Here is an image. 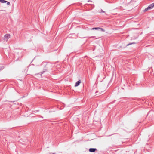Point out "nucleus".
<instances>
[{"mask_svg":"<svg viewBox=\"0 0 154 154\" xmlns=\"http://www.w3.org/2000/svg\"><path fill=\"white\" fill-rule=\"evenodd\" d=\"M48 63H43L42 64V65H43L44 66V71L42 72H41V75L44 72H45L47 70V68H48Z\"/></svg>","mask_w":154,"mask_h":154,"instance_id":"obj_1","label":"nucleus"},{"mask_svg":"<svg viewBox=\"0 0 154 154\" xmlns=\"http://www.w3.org/2000/svg\"><path fill=\"white\" fill-rule=\"evenodd\" d=\"M154 6V3H153L149 5V6L146 8L144 10V11H146L148 9H152Z\"/></svg>","mask_w":154,"mask_h":154,"instance_id":"obj_2","label":"nucleus"},{"mask_svg":"<svg viewBox=\"0 0 154 154\" xmlns=\"http://www.w3.org/2000/svg\"><path fill=\"white\" fill-rule=\"evenodd\" d=\"M4 37L6 39V41H7L10 38V34H6L4 36Z\"/></svg>","mask_w":154,"mask_h":154,"instance_id":"obj_3","label":"nucleus"},{"mask_svg":"<svg viewBox=\"0 0 154 154\" xmlns=\"http://www.w3.org/2000/svg\"><path fill=\"white\" fill-rule=\"evenodd\" d=\"M96 150V148H91L89 149V151L90 152H94Z\"/></svg>","mask_w":154,"mask_h":154,"instance_id":"obj_4","label":"nucleus"},{"mask_svg":"<svg viewBox=\"0 0 154 154\" xmlns=\"http://www.w3.org/2000/svg\"><path fill=\"white\" fill-rule=\"evenodd\" d=\"M81 83V81L80 80H79L77 82H76L75 85V87H77Z\"/></svg>","mask_w":154,"mask_h":154,"instance_id":"obj_5","label":"nucleus"},{"mask_svg":"<svg viewBox=\"0 0 154 154\" xmlns=\"http://www.w3.org/2000/svg\"><path fill=\"white\" fill-rule=\"evenodd\" d=\"M100 29V27H95V28H93L91 29V30H98L99 29Z\"/></svg>","mask_w":154,"mask_h":154,"instance_id":"obj_6","label":"nucleus"},{"mask_svg":"<svg viewBox=\"0 0 154 154\" xmlns=\"http://www.w3.org/2000/svg\"><path fill=\"white\" fill-rule=\"evenodd\" d=\"M0 2L2 3H4L6 2V1L5 0H0Z\"/></svg>","mask_w":154,"mask_h":154,"instance_id":"obj_7","label":"nucleus"},{"mask_svg":"<svg viewBox=\"0 0 154 154\" xmlns=\"http://www.w3.org/2000/svg\"><path fill=\"white\" fill-rule=\"evenodd\" d=\"M100 29L101 30V31H103V32H104L105 31V30L103 28H100V29Z\"/></svg>","mask_w":154,"mask_h":154,"instance_id":"obj_8","label":"nucleus"},{"mask_svg":"<svg viewBox=\"0 0 154 154\" xmlns=\"http://www.w3.org/2000/svg\"><path fill=\"white\" fill-rule=\"evenodd\" d=\"M6 2L7 3V5H10V2H9L6 1Z\"/></svg>","mask_w":154,"mask_h":154,"instance_id":"obj_9","label":"nucleus"},{"mask_svg":"<svg viewBox=\"0 0 154 154\" xmlns=\"http://www.w3.org/2000/svg\"><path fill=\"white\" fill-rule=\"evenodd\" d=\"M3 141L5 143H6V140H5V142H4V139L3 140Z\"/></svg>","mask_w":154,"mask_h":154,"instance_id":"obj_10","label":"nucleus"},{"mask_svg":"<svg viewBox=\"0 0 154 154\" xmlns=\"http://www.w3.org/2000/svg\"><path fill=\"white\" fill-rule=\"evenodd\" d=\"M3 68H4L3 66H2V67H1V69H3Z\"/></svg>","mask_w":154,"mask_h":154,"instance_id":"obj_11","label":"nucleus"},{"mask_svg":"<svg viewBox=\"0 0 154 154\" xmlns=\"http://www.w3.org/2000/svg\"><path fill=\"white\" fill-rule=\"evenodd\" d=\"M133 43H131V44H128L127 45H131V44H133Z\"/></svg>","mask_w":154,"mask_h":154,"instance_id":"obj_12","label":"nucleus"},{"mask_svg":"<svg viewBox=\"0 0 154 154\" xmlns=\"http://www.w3.org/2000/svg\"><path fill=\"white\" fill-rule=\"evenodd\" d=\"M55 153H50L49 154H55Z\"/></svg>","mask_w":154,"mask_h":154,"instance_id":"obj_13","label":"nucleus"},{"mask_svg":"<svg viewBox=\"0 0 154 154\" xmlns=\"http://www.w3.org/2000/svg\"><path fill=\"white\" fill-rule=\"evenodd\" d=\"M102 11L103 12H104V11H102Z\"/></svg>","mask_w":154,"mask_h":154,"instance_id":"obj_14","label":"nucleus"},{"mask_svg":"<svg viewBox=\"0 0 154 154\" xmlns=\"http://www.w3.org/2000/svg\"><path fill=\"white\" fill-rule=\"evenodd\" d=\"M4 142H5V140H4Z\"/></svg>","mask_w":154,"mask_h":154,"instance_id":"obj_15","label":"nucleus"}]
</instances>
